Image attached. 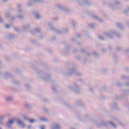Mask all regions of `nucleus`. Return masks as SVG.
<instances>
[{
    "label": "nucleus",
    "mask_w": 129,
    "mask_h": 129,
    "mask_svg": "<svg viewBox=\"0 0 129 129\" xmlns=\"http://www.w3.org/2000/svg\"><path fill=\"white\" fill-rule=\"evenodd\" d=\"M18 124H21L22 126H25V124H24V122L22 121L21 120H19L18 122Z\"/></svg>",
    "instance_id": "nucleus-1"
},
{
    "label": "nucleus",
    "mask_w": 129,
    "mask_h": 129,
    "mask_svg": "<svg viewBox=\"0 0 129 129\" xmlns=\"http://www.w3.org/2000/svg\"><path fill=\"white\" fill-rule=\"evenodd\" d=\"M14 123V120H10L9 122V124H12Z\"/></svg>",
    "instance_id": "nucleus-2"
},
{
    "label": "nucleus",
    "mask_w": 129,
    "mask_h": 129,
    "mask_svg": "<svg viewBox=\"0 0 129 129\" xmlns=\"http://www.w3.org/2000/svg\"><path fill=\"white\" fill-rule=\"evenodd\" d=\"M55 128L56 129H59V128H60V127L59 126V125L58 124H56L55 125Z\"/></svg>",
    "instance_id": "nucleus-3"
},
{
    "label": "nucleus",
    "mask_w": 129,
    "mask_h": 129,
    "mask_svg": "<svg viewBox=\"0 0 129 129\" xmlns=\"http://www.w3.org/2000/svg\"><path fill=\"white\" fill-rule=\"evenodd\" d=\"M30 121L31 123H33V122H35V120L32 119H30Z\"/></svg>",
    "instance_id": "nucleus-4"
},
{
    "label": "nucleus",
    "mask_w": 129,
    "mask_h": 129,
    "mask_svg": "<svg viewBox=\"0 0 129 129\" xmlns=\"http://www.w3.org/2000/svg\"><path fill=\"white\" fill-rule=\"evenodd\" d=\"M36 18L37 19H39V18H40V15H36Z\"/></svg>",
    "instance_id": "nucleus-5"
},
{
    "label": "nucleus",
    "mask_w": 129,
    "mask_h": 129,
    "mask_svg": "<svg viewBox=\"0 0 129 129\" xmlns=\"http://www.w3.org/2000/svg\"><path fill=\"white\" fill-rule=\"evenodd\" d=\"M6 28H10V25H7L6 26Z\"/></svg>",
    "instance_id": "nucleus-6"
},
{
    "label": "nucleus",
    "mask_w": 129,
    "mask_h": 129,
    "mask_svg": "<svg viewBox=\"0 0 129 129\" xmlns=\"http://www.w3.org/2000/svg\"><path fill=\"white\" fill-rule=\"evenodd\" d=\"M111 124H112V125H113V126H114V124H113V123L112 122H111Z\"/></svg>",
    "instance_id": "nucleus-7"
},
{
    "label": "nucleus",
    "mask_w": 129,
    "mask_h": 129,
    "mask_svg": "<svg viewBox=\"0 0 129 129\" xmlns=\"http://www.w3.org/2000/svg\"><path fill=\"white\" fill-rule=\"evenodd\" d=\"M41 129H45V127H44V126H42V127H41Z\"/></svg>",
    "instance_id": "nucleus-8"
},
{
    "label": "nucleus",
    "mask_w": 129,
    "mask_h": 129,
    "mask_svg": "<svg viewBox=\"0 0 129 129\" xmlns=\"http://www.w3.org/2000/svg\"><path fill=\"white\" fill-rule=\"evenodd\" d=\"M7 100H10V98L7 99Z\"/></svg>",
    "instance_id": "nucleus-9"
}]
</instances>
